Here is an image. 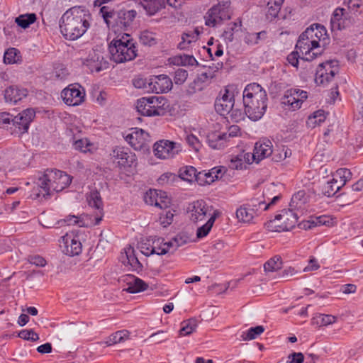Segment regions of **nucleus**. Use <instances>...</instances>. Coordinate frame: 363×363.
I'll use <instances>...</instances> for the list:
<instances>
[{
    "label": "nucleus",
    "instance_id": "obj_1",
    "mask_svg": "<svg viewBox=\"0 0 363 363\" xmlns=\"http://www.w3.org/2000/svg\"><path fill=\"white\" fill-rule=\"evenodd\" d=\"M89 15L81 7H72L65 12L60 21L62 35L67 40H74L82 36L90 26Z\"/></svg>",
    "mask_w": 363,
    "mask_h": 363
},
{
    "label": "nucleus",
    "instance_id": "obj_2",
    "mask_svg": "<svg viewBox=\"0 0 363 363\" xmlns=\"http://www.w3.org/2000/svg\"><path fill=\"white\" fill-rule=\"evenodd\" d=\"M242 100L246 116L250 120L257 121L262 118L267 108L268 97L259 84H248L243 91Z\"/></svg>",
    "mask_w": 363,
    "mask_h": 363
},
{
    "label": "nucleus",
    "instance_id": "obj_3",
    "mask_svg": "<svg viewBox=\"0 0 363 363\" xmlns=\"http://www.w3.org/2000/svg\"><path fill=\"white\" fill-rule=\"evenodd\" d=\"M111 59L116 63H123L135 59L137 56L135 43L128 34L119 39L113 40L108 46Z\"/></svg>",
    "mask_w": 363,
    "mask_h": 363
},
{
    "label": "nucleus",
    "instance_id": "obj_4",
    "mask_svg": "<svg viewBox=\"0 0 363 363\" xmlns=\"http://www.w3.org/2000/svg\"><path fill=\"white\" fill-rule=\"evenodd\" d=\"M72 177L65 172L57 169H46L43 177L39 179L38 186L44 191L43 196L50 195L51 190L60 192L67 187Z\"/></svg>",
    "mask_w": 363,
    "mask_h": 363
},
{
    "label": "nucleus",
    "instance_id": "obj_5",
    "mask_svg": "<svg viewBox=\"0 0 363 363\" xmlns=\"http://www.w3.org/2000/svg\"><path fill=\"white\" fill-rule=\"evenodd\" d=\"M87 201L91 207L97 209L100 215H97L94 221L89 222L91 219L88 214H83L79 217L69 215L67 216L62 221L68 225H77L79 227H88L90 225H98L102 220L103 201L99 192L96 190L91 191L87 196Z\"/></svg>",
    "mask_w": 363,
    "mask_h": 363
},
{
    "label": "nucleus",
    "instance_id": "obj_6",
    "mask_svg": "<svg viewBox=\"0 0 363 363\" xmlns=\"http://www.w3.org/2000/svg\"><path fill=\"white\" fill-rule=\"evenodd\" d=\"M100 14L108 28L126 29L130 26L136 16L134 10H120L115 11L108 6H102Z\"/></svg>",
    "mask_w": 363,
    "mask_h": 363
},
{
    "label": "nucleus",
    "instance_id": "obj_7",
    "mask_svg": "<svg viewBox=\"0 0 363 363\" xmlns=\"http://www.w3.org/2000/svg\"><path fill=\"white\" fill-rule=\"evenodd\" d=\"M167 100L163 96L143 97L137 101L138 112L144 116H164L167 112Z\"/></svg>",
    "mask_w": 363,
    "mask_h": 363
},
{
    "label": "nucleus",
    "instance_id": "obj_8",
    "mask_svg": "<svg viewBox=\"0 0 363 363\" xmlns=\"http://www.w3.org/2000/svg\"><path fill=\"white\" fill-rule=\"evenodd\" d=\"M298 213L291 207L289 209H283L273 220L267 222L265 227L270 231H289L296 225Z\"/></svg>",
    "mask_w": 363,
    "mask_h": 363
},
{
    "label": "nucleus",
    "instance_id": "obj_9",
    "mask_svg": "<svg viewBox=\"0 0 363 363\" xmlns=\"http://www.w3.org/2000/svg\"><path fill=\"white\" fill-rule=\"evenodd\" d=\"M230 4L228 0H222L209 9L205 16L206 25L214 27L221 21L230 19Z\"/></svg>",
    "mask_w": 363,
    "mask_h": 363
},
{
    "label": "nucleus",
    "instance_id": "obj_10",
    "mask_svg": "<svg viewBox=\"0 0 363 363\" xmlns=\"http://www.w3.org/2000/svg\"><path fill=\"white\" fill-rule=\"evenodd\" d=\"M155 155L160 159L167 160L174 157L182 152V145L179 143L169 140H160L154 144Z\"/></svg>",
    "mask_w": 363,
    "mask_h": 363
},
{
    "label": "nucleus",
    "instance_id": "obj_11",
    "mask_svg": "<svg viewBox=\"0 0 363 363\" xmlns=\"http://www.w3.org/2000/svg\"><path fill=\"white\" fill-rule=\"evenodd\" d=\"M61 96L67 105L78 106L84 101L85 91L79 84H73L62 90Z\"/></svg>",
    "mask_w": 363,
    "mask_h": 363
},
{
    "label": "nucleus",
    "instance_id": "obj_12",
    "mask_svg": "<svg viewBox=\"0 0 363 363\" xmlns=\"http://www.w3.org/2000/svg\"><path fill=\"white\" fill-rule=\"evenodd\" d=\"M317 48H318V47L313 46L311 38L308 37H303V33L300 35L296 45V49L298 50L303 55V57H301L303 60L311 61L318 55H320V51H314Z\"/></svg>",
    "mask_w": 363,
    "mask_h": 363
},
{
    "label": "nucleus",
    "instance_id": "obj_13",
    "mask_svg": "<svg viewBox=\"0 0 363 363\" xmlns=\"http://www.w3.org/2000/svg\"><path fill=\"white\" fill-rule=\"evenodd\" d=\"M333 62H326L319 65L315 73V81L318 85L326 86L337 72V68H333Z\"/></svg>",
    "mask_w": 363,
    "mask_h": 363
},
{
    "label": "nucleus",
    "instance_id": "obj_14",
    "mask_svg": "<svg viewBox=\"0 0 363 363\" xmlns=\"http://www.w3.org/2000/svg\"><path fill=\"white\" fill-rule=\"evenodd\" d=\"M172 86V79L165 74L152 76L148 80V89L156 94L168 92Z\"/></svg>",
    "mask_w": 363,
    "mask_h": 363
},
{
    "label": "nucleus",
    "instance_id": "obj_15",
    "mask_svg": "<svg viewBox=\"0 0 363 363\" xmlns=\"http://www.w3.org/2000/svg\"><path fill=\"white\" fill-rule=\"evenodd\" d=\"M235 106L234 94L225 89L224 94L215 101L216 111L222 116L228 115Z\"/></svg>",
    "mask_w": 363,
    "mask_h": 363
},
{
    "label": "nucleus",
    "instance_id": "obj_16",
    "mask_svg": "<svg viewBox=\"0 0 363 363\" xmlns=\"http://www.w3.org/2000/svg\"><path fill=\"white\" fill-rule=\"evenodd\" d=\"M35 116V112L33 108H27L13 116V125L17 128L20 133H26L30 123Z\"/></svg>",
    "mask_w": 363,
    "mask_h": 363
},
{
    "label": "nucleus",
    "instance_id": "obj_17",
    "mask_svg": "<svg viewBox=\"0 0 363 363\" xmlns=\"http://www.w3.org/2000/svg\"><path fill=\"white\" fill-rule=\"evenodd\" d=\"M149 135L143 129L135 128L132 133L125 136V141L136 150L146 147Z\"/></svg>",
    "mask_w": 363,
    "mask_h": 363
},
{
    "label": "nucleus",
    "instance_id": "obj_18",
    "mask_svg": "<svg viewBox=\"0 0 363 363\" xmlns=\"http://www.w3.org/2000/svg\"><path fill=\"white\" fill-rule=\"evenodd\" d=\"M208 211V206L203 200H197L189 204L187 213L194 223L203 220Z\"/></svg>",
    "mask_w": 363,
    "mask_h": 363
},
{
    "label": "nucleus",
    "instance_id": "obj_19",
    "mask_svg": "<svg viewBox=\"0 0 363 363\" xmlns=\"http://www.w3.org/2000/svg\"><path fill=\"white\" fill-rule=\"evenodd\" d=\"M112 156L113 161L121 167H131L135 160V155L123 147H116L113 150Z\"/></svg>",
    "mask_w": 363,
    "mask_h": 363
},
{
    "label": "nucleus",
    "instance_id": "obj_20",
    "mask_svg": "<svg viewBox=\"0 0 363 363\" xmlns=\"http://www.w3.org/2000/svg\"><path fill=\"white\" fill-rule=\"evenodd\" d=\"M123 281L128 286L123 291L130 294H136L147 289L148 284L138 277L131 274H126L123 277Z\"/></svg>",
    "mask_w": 363,
    "mask_h": 363
},
{
    "label": "nucleus",
    "instance_id": "obj_21",
    "mask_svg": "<svg viewBox=\"0 0 363 363\" xmlns=\"http://www.w3.org/2000/svg\"><path fill=\"white\" fill-rule=\"evenodd\" d=\"M64 249L63 252L69 256L79 255L82 252V245L77 237L66 234L63 237Z\"/></svg>",
    "mask_w": 363,
    "mask_h": 363
},
{
    "label": "nucleus",
    "instance_id": "obj_22",
    "mask_svg": "<svg viewBox=\"0 0 363 363\" xmlns=\"http://www.w3.org/2000/svg\"><path fill=\"white\" fill-rule=\"evenodd\" d=\"M273 152L272 143L269 140H264L255 143L252 157L257 163L270 156Z\"/></svg>",
    "mask_w": 363,
    "mask_h": 363
},
{
    "label": "nucleus",
    "instance_id": "obj_23",
    "mask_svg": "<svg viewBox=\"0 0 363 363\" xmlns=\"http://www.w3.org/2000/svg\"><path fill=\"white\" fill-rule=\"evenodd\" d=\"M103 60V57L101 55L93 52L84 60L83 64L86 66L91 72H99L108 67V63Z\"/></svg>",
    "mask_w": 363,
    "mask_h": 363
},
{
    "label": "nucleus",
    "instance_id": "obj_24",
    "mask_svg": "<svg viewBox=\"0 0 363 363\" xmlns=\"http://www.w3.org/2000/svg\"><path fill=\"white\" fill-rule=\"evenodd\" d=\"M326 30L323 26L313 24L303 33V37L311 38L313 46L320 47L319 41L325 35Z\"/></svg>",
    "mask_w": 363,
    "mask_h": 363
},
{
    "label": "nucleus",
    "instance_id": "obj_25",
    "mask_svg": "<svg viewBox=\"0 0 363 363\" xmlns=\"http://www.w3.org/2000/svg\"><path fill=\"white\" fill-rule=\"evenodd\" d=\"M27 94V89L16 86H11L5 90L4 98L6 102L16 104L26 97Z\"/></svg>",
    "mask_w": 363,
    "mask_h": 363
},
{
    "label": "nucleus",
    "instance_id": "obj_26",
    "mask_svg": "<svg viewBox=\"0 0 363 363\" xmlns=\"http://www.w3.org/2000/svg\"><path fill=\"white\" fill-rule=\"evenodd\" d=\"M206 141L209 147L214 150H221L225 147L227 143L225 135L222 132H211L206 136Z\"/></svg>",
    "mask_w": 363,
    "mask_h": 363
},
{
    "label": "nucleus",
    "instance_id": "obj_27",
    "mask_svg": "<svg viewBox=\"0 0 363 363\" xmlns=\"http://www.w3.org/2000/svg\"><path fill=\"white\" fill-rule=\"evenodd\" d=\"M307 201L308 196H306L305 191L301 190L292 196L289 207H291V209H294L300 213H302L305 209L304 206Z\"/></svg>",
    "mask_w": 363,
    "mask_h": 363
},
{
    "label": "nucleus",
    "instance_id": "obj_28",
    "mask_svg": "<svg viewBox=\"0 0 363 363\" xmlns=\"http://www.w3.org/2000/svg\"><path fill=\"white\" fill-rule=\"evenodd\" d=\"M123 262L129 264L133 271L139 272L142 269L143 265L135 255V250L129 247L125 250V256H122Z\"/></svg>",
    "mask_w": 363,
    "mask_h": 363
},
{
    "label": "nucleus",
    "instance_id": "obj_29",
    "mask_svg": "<svg viewBox=\"0 0 363 363\" xmlns=\"http://www.w3.org/2000/svg\"><path fill=\"white\" fill-rule=\"evenodd\" d=\"M170 64L177 66H194L198 65L197 60L193 55H176L169 59Z\"/></svg>",
    "mask_w": 363,
    "mask_h": 363
},
{
    "label": "nucleus",
    "instance_id": "obj_30",
    "mask_svg": "<svg viewBox=\"0 0 363 363\" xmlns=\"http://www.w3.org/2000/svg\"><path fill=\"white\" fill-rule=\"evenodd\" d=\"M256 213L252 208L249 207L247 204L241 206L236 211V216L240 221L243 223H250L252 220Z\"/></svg>",
    "mask_w": 363,
    "mask_h": 363
},
{
    "label": "nucleus",
    "instance_id": "obj_31",
    "mask_svg": "<svg viewBox=\"0 0 363 363\" xmlns=\"http://www.w3.org/2000/svg\"><path fill=\"white\" fill-rule=\"evenodd\" d=\"M267 36V33L265 30L258 33L246 32L244 35L243 41L249 46H254L258 45L260 41L264 40Z\"/></svg>",
    "mask_w": 363,
    "mask_h": 363
},
{
    "label": "nucleus",
    "instance_id": "obj_32",
    "mask_svg": "<svg viewBox=\"0 0 363 363\" xmlns=\"http://www.w3.org/2000/svg\"><path fill=\"white\" fill-rule=\"evenodd\" d=\"M341 187L342 186L338 182L337 179L333 177L331 180L328 181L323 185L322 192L325 196L330 197L335 195Z\"/></svg>",
    "mask_w": 363,
    "mask_h": 363
},
{
    "label": "nucleus",
    "instance_id": "obj_33",
    "mask_svg": "<svg viewBox=\"0 0 363 363\" xmlns=\"http://www.w3.org/2000/svg\"><path fill=\"white\" fill-rule=\"evenodd\" d=\"M293 89H288L285 91L284 96L281 99V104L284 106H289L292 110H296L300 108V102L291 93H294Z\"/></svg>",
    "mask_w": 363,
    "mask_h": 363
},
{
    "label": "nucleus",
    "instance_id": "obj_34",
    "mask_svg": "<svg viewBox=\"0 0 363 363\" xmlns=\"http://www.w3.org/2000/svg\"><path fill=\"white\" fill-rule=\"evenodd\" d=\"M220 215L218 211H214L213 215L210 217L206 224L198 228L196 236L198 238H202L208 235L211 230L216 218Z\"/></svg>",
    "mask_w": 363,
    "mask_h": 363
},
{
    "label": "nucleus",
    "instance_id": "obj_35",
    "mask_svg": "<svg viewBox=\"0 0 363 363\" xmlns=\"http://www.w3.org/2000/svg\"><path fill=\"white\" fill-rule=\"evenodd\" d=\"M242 26V21L240 18H238L237 21L230 23L228 27L224 30L221 37L224 41L232 42L234 39V32L236 30L238 27Z\"/></svg>",
    "mask_w": 363,
    "mask_h": 363
},
{
    "label": "nucleus",
    "instance_id": "obj_36",
    "mask_svg": "<svg viewBox=\"0 0 363 363\" xmlns=\"http://www.w3.org/2000/svg\"><path fill=\"white\" fill-rule=\"evenodd\" d=\"M182 327L179 330V334L182 336H186L191 334L196 330L198 325V321L196 318H190L184 320L182 323Z\"/></svg>",
    "mask_w": 363,
    "mask_h": 363
},
{
    "label": "nucleus",
    "instance_id": "obj_37",
    "mask_svg": "<svg viewBox=\"0 0 363 363\" xmlns=\"http://www.w3.org/2000/svg\"><path fill=\"white\" fill-rule=\"evenodd\" d=\"M189 238L184 234H178L171 240L167 242L170 249V252H174L179 247L182 246L188 242Z\"/></svg>",
    "mask_w": 363,
    "mask_h": 363
},
{
    "label": "nucleus",
    "instance_id": "obj_38",
    "mask_svg": "<svg viewBox=\"0 0 363 363\" xmlns=\"http://www.w3.org/2000/svg\"><path fill=\"white\" fill-rule=\"evenodd\" d=\"M283 2L284 0H267V16L271 18L277 17Z\"/></svg>",
    "mask_w": 363,
    "mask_h": 363
},
{
    "label": "nucleus",
    "instance_id": "obj_39",
    "mask_svg": "<svg viewBox=\"0 0 363 363\" xmlns=\"http://www.w3.org/2000/svg\"><path fill=\"white\" fill-rule=\"evenodd\" d=\"M152 247H154V254L158 255H165L170 252V249L167 245V242H164V239L158 238L152 240Z\"/></svg>",
    "mask_w": 363,
    "mask_h": 363
},
{
    "label": "nucleus",
    "instance_id": "obj_40",
    "mask_svg": "<svg viewBox=\"0 0 363 363\" xmlns=\"http://www.w3.org/2000/svg\"><path fill=\"white\" fill-rule=\"evenodd\" d=\"M265 203V194L259 195V196H254L249 200L247 205L252 208L256 213H259L260 210L263 211Z\"/></svg>",
    "mask_w": 363,
    "mask_h": 363
},
{
    "label": "nucleus",
    "instance_id": "obj_41",
    "mask_svg": "<svg viewBox=\"0 0 363 363\" xmlns=\"http://www.w3.org/2000/svg\"><path fill=\"white\" fill-rule=\"evenodd\" d=\"M283 263L281 257L274 256L264 264L265 272H272L280 269Z\"/></svg>",
    "mask_w": 363,
    "mask_h": 363
},
{
    "label": "nucleus",
    "instance_id": "obj_42",
    "mask_svg": "<svg viewBox=\"0 0 363 363\" xmlns=\"http://www.w3.org/2000/svg\"><path fill=\"white\" fill-rule=\"evenodd\" d=\"M21 60L20 52L14 48L8 49L4 56V62L6 64H14Z\"/></svg>",
    "mask_w": 363,
    "mask_h": 363
},
{
    "label": "nucleus",
    "instance_id": "obj_43",
    "mask_svg": "<svg viewBox=\"0 0 363 363\" xmlns=\"http://www.w3.org/2000/svg\"><path fill=\"white\" fill-rule=\"evenodd\" d=\"M196 169L191 166L185 167L179 169V177L182 179L187 182H192L194 179L196 180Z\"/></svg>",
    "mask_w": 363,
    "mask_h": 363
},
{
    "label": "nucleus",
    "instance_id": "obj_44",
    "mask_svg": "<svg viewBox=\"0 0 363 363\" xmlns=\"http://www.w3.org/2000/svg\"><path fill=\"white\" fill-rule=\"evenodd\" d=\"M36 21V15L35 13H28L21 15L16 18V23L23 28H28L30 24Z\"/></svg>",
    "mask_w": 363,
    "mask_h": 363
},
{
    "label": "nucleus",
    "instance_id": "obj_45",
    "mask_svg": "<svg viewBox=\"0 0 363 363\" xmlns=\"http://www.w3.org/2000/svg\"><path fill=\"white\" fill-rule=\"evenodd\" d=\"M264 331L262 325L250 328L247 332H243L241 337L243 340H251L255 339L258 335Z\"/></svg>",
    "mask_w": 363,
    "mask_h": 363
},
{
    "label": "nucleus",
    "instance_id": "obj_46",
    "mask_svg": "<svg viewBox=\"0 0 363 363\" xmlns=\"http://www.w3.org/2000/svg\"><path fill=\"white\" fill-rule=\"evenodd\" d=\"M140 41L144 45L152 46L157 44V41L155 38V33L144 30L140 35Z\"/></svg>",
    "mask_w": 363,
    "mask_h": 363
},
{
    "label": "nucleus",
    "instance_id": "obj_47",
    "mask_svg": "<svg viewBox=\"0 0 363 363\" xmlns=\"http://www.w3.org/2000/svg\"><path fill=\"white\" fill-rule=\"evenodd\" d=\"M334 178H337L338 182L343 186L347 182L351 179L352 173L350 170L347 168H340L336 171L334 174Z\"/></svg>",
    "mask_w": 363,
    "mask_h": 363
},
{
    "label": "nucleus",
    "instance_id": "obj_48",
    "mask_svg": "<svg viewBox=\"0 0 363 363\" xmlns=\"http://www.w3.org/2000/svg\"><path fill=\"white\" fill-rule=\"evenodd\" d=\"M216 179H218V176L211 175L208 172H199L196 177V181L200 185L210 184Z\"/></svg>",
    "mask_w": 363,
    "mask_h": 363
},
{
    "label": "nucleus",
    "instance_id": "obj_49",
    "mask_svg": "<svg viewBox=\"0 0 363 363\" xmlns=\"http://www.w3.org/2000/svg\"><path fill=\"white\" fill-rule=\"evenodd\" d=\"M170 199L167 196L166 193L162 191H158V198L157 202L153 206L159 207L161 209H165L169 207Z\"/></svg>",
    "mask_w": 363,
    "mask_h": 363
},
{
    "label": "nucleus",
    "instance_id": "obj_50",
    "mask_svg": "<svg viewBox=\"0 0 363 363\" xmlns=\"http://www.w3.org/2000/svg\"><path fill=\"white\" fill-rule=\"evenodd\" d=\"M140 4L144 8L149 15L155 14L158 10V6L155 0H140Z\"/></svg>",
    "mask_w": 363,
    "mask_h": 363
},
{
    "label": "nucleus",
    "instance_id": "obj_51",
    "mask_svg": "<svg viewBox=\"0 0 363 363\" xmlns=\"http://www.w3.org/2000/svg\"><path fill=\"white\" fill-rule=\"evenodd\" d=\"M130 332L126 330H119L111 335V341L115 344L124 342L129 338Z\"/></svg>",
    "mask_w": 363,
    "mask_h": 363
},
{
    "label": "nucleus",
    "instance_id": "obj_52",
    "mask_svg": "<svg viewBox=\"0 0 363 363\" xmlns=\"http://www.w3.org/2000/svg\"><path fill=\"white\" fill-rule=\"evenodd\" d=\"M188 77V72L186 69L179 68L174 72V81L176 84H182Z\"/></svg>",
    "mask_w": 363,
    "mask_h": 363
},
{
    "label": "nucleus",
    "instance_id": "obj_53",
    "mask_svg": "<svg viewBox=\"0 0 363 363\" xmlns=\"http://www.w3.org/2000/svg\"><path fill=\"white\" fill-rule=\"evenodd\" d=\"M18 336L23 340H30L33 342H35L39 339L38 335L33 330H23L19 332Z\"/></svg>",
    "mask_w": 363,
    "mask_h": 363
},
{
    "label": "nucleus",
    "instance_id": "obj_54",
    "mask_svg": "<svg viewBox=\"0 0 363 363\" xmlns=\"http://www.w3.org/2000/svg\"><path fill=\"white\" fill-rule=\"evenodd\" d=\"M203 89V84L195 79L192 82L189 84L186 89V94L188 95H193L197 91H202Z\"/></svg>",
    "mask_w": 363,
    "mask_h": 363
},
{
    "label": "nucleus",
    "instance_id": "obj_55",
    "mask_svg": "<svg viewBox=\"0 0 363 363\" xmlns=\"http://www.w3.org/2000/svg\"><path fill=\"white\" fill-rule=\"evenodd\" d=\"M229 117L234 122H240L245 119V116L246 115L245 111H242L241 109L235 108V106L230 111V113H228Z\"/></svg>",
    "mask_w": 363,
    "mask_h": 363
},
{
    "label": "nucleus",
    "instance_id": "obj_56",
    "mask_svg": "<svg viewBox=\"0 0 363 363\" xmlns=\"http://www.w3.org/2000/svg\"><path fill=\"white\" fill-rule=\"evenodd\" d=\"M174 213L171 210L164 211L160 213V220L164 227L170 225L173 221Z\"/></svg>",
    "mask_w": 363,
    "mask_h": 363
},
{
    "label": "nucleus",
    "instance_id": "obj_57",
    "mask_svg": "<svg viewBox=\"0 0 363 363\" xmlns=\"http://www.w3.org/2000/svg\"><path fill=\"white\" fill-rule=\"evenodd\" d=\"M13 125V116L7 112L0 113V128H6Z\"/></svg>",
    "mask_w": 363,
    "mask_h": 363
},
{
    "label": "nucleus",
    "instance_id": "obj_58",
    "mask_svg": "<svg viewBox=\"0 0 363 363\" xmlns=\"http://www.w3.org/2000/svg\"><path fill=\"white\" fill-rule=\"evenodd\" d=\"M158 198V191L155 189H150L144 196L145 202L150 206H153L155 202H157Z\"/></svg>",
    "mask_w": 363,
    "mask_h": 363
},
{
    "label": "nucleus",
    "instance_id": "obj_59",
    "mask_svg": "<svg viewBox=\"0 0 363 363\" xmlns=\"http://www.w3.org/2000/svg\"><path fill=\"white\" fill-rule=\"evenodd\" d=\"M345 15V10L344 9L337 8L334 11L330 19L331 28H333V26L337 24V23L340 21Z\"/></svg>",
    "mask_w": 363,
    "mask_h": 363
},
{
    "label": "nucleus",
    "instance_id": "obj_60",
    "mask_svg": "<svg viewBox=\"0 0 363 363\" xmlns=\"http://www.w3.org/2000/svg\"><path fill=\"white\" fill-rule=\"evenodd\" d=\"M186 140L188 145L195 151H199L201 147V143L199 140L193 134L187 135Z\"/></svg>",
    "mask_w": 363,
    "mask_h": 363
},
{
    "label": "nucleus",
    "instance_id": "obj_61",
    "mask_svg": "<svg viewBox=\"0 0 363 363\" xmlns=\"http://www.w3.org/2000/svg\"><path fill=\"white\" fill-rule=\"evenodd\" d=\"M140 252L145 256H150L154 254V247H152V243H150V240L147 242H142L139 245Z\"/></svg>",
    "mask_w": 363,
    "mask_h": 363
},
{
    "label": "nucleus",
    "instance_id": "obj_62",
    "mask_svg": "<svg viewBox=\"0 0 363 363\" xmlns=\"http://www.w3.org/2000/svg\"><path fill=\"white\" fill-rule=\"evenodd\" d=\"M352 23V20L350 18L347 17V14H346L340 21L337 23L333 28H332L333 30H340L342 29H345L350 26Z\"/></svg>",
    "mask_w": 363,
    "mask_h": 363
},
{
    "label": "nucleus",
    "instance_id": "obj_63",
    "mask_svg": "<svg viewBox=\"0 0 363 363\" xmlns=\"http://www.w3.org/2000/svg\"><path fill=\"white\" fill-rule=\"evenodd\" d=\"M325 120V116L323 111L319 110L313 113V117L309 118V121L314 125H320Z\"/></svg>",
    "mask_w": 363,
    "mask_h": 363
},
{
    "label": "nucleus",
    "instance_id": "obj_64",
    "mask_svg": "<svg viewBox=\"0 0 363 363\" xmlns=\"http://www.w3.org/2000/svg\"><path fill=\"white\" fill-rule=\"evenodd\" d=\"M89 143L88 142L87 139H80L78 140H76L73 145L75 150H79L83 152H86L89 150Z\"/></svg>",
    "mask_w": 363,
    "mask_h": 363
}]
</instances>
